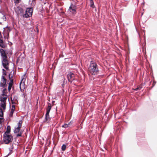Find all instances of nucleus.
I'll use <instances>...</instances> for the list:
<instances>
[{"label":"nucleus","instance_id":"obj_1","mask_svg":"<svg viewBox=\"0 0 157 157\" xmlns=\"http://www.w3.org/2000/svg\"><path fill=\"white\" fill-rule=\"evenodd\" d=\"M6 91V89H4L2 90V94L0 95V117H3L2 109L5 110L6 108V101L7 99ZM2 119L0 117V123H2Z\"/></svg>","mask_w":157,"mask_h":157},{"label":"nucleus","instance_id":"obj_2","mask_svg":"<svg viewBox=\"0 0 157 157\" xmlns=\"http://www.w3.org/2000/svg\"><path fill=\"white\" fill-rule=\"evenodd\" d=\"M88 70L92 75H95L97 74L98 70L97 67V65L95 62L93 61H91Z\"/></svg>","mask_w":157,"mask_h":157},{"label":"nucleus","instance_id":"obj_3","mask_svg":"<svg viewBox=\"0 0 157 157\" xmlns=\"http://www.w3.org/2000/svg\"><path fill=\"white\" fill-rule=\"evenodd\" d=\"M0 52L1 53V56L2 59V64L3 67L6 69L7 70L9 68L7 66L9 64L7 60V56L4 50L2 49H0Z\"/></svg>","mask_w":157,"mask_h":157},{"label":"nucleus","instance_id":"obj_4","mask_svg":"<svg viewBox=\"0 0 157 157\" xmlns=\"http://www.w3.org/2000/svg\"><path fill=\"white\" fill-rule=\"evenodd\" d=\"M3 140L6 144H8L13 140V137L10 134L5 132L3 135Z\"/></svg>","mask_w":157,"mask_h":157},{"label":"nucleus","instance_id":"obj_5","mask_svg":"<svg viewBox=\"0 0 157 157\" xmlns=\"http://www.w3.org/2000/svg\"><path fill=\"white\" fill-rule=\"evenodd\" d=\"M33 9L32 8H28L26 9L25 13L23 14V17L28 18L31 17L32 15Z\"/></svg>","mask_w":157,"mask_h":157},{"label":"nucleus","instance_id":"obj_6","mask_svg":"<svg viewBox=\"0 0 157 157\" xmlns=\"http://www.w3.org/2000/svg\"><path fill=\"white\" fill-rule=\"evenodd\" d=\"M23 121L21 120H19L17 123V127L15 128L14 132V133H16L19 132L22 126Z\"/></svg>","mask_w":157,"mask_h":157},{"label":"nucleus","instance_id":"obj_7","mask_svg":"<svg viewBox=\"0 0 157 157\" xmlns=\"http://www.w3.org/2000/svg\"><path fill=\"white\" fill-rule=\"evenodd\" d=\"M67 78L69 82H72V81L74 79V74L70 72L67 75Z\"/></svg>","mask_w":157,"mask_h":157},{"label":"nucleus","instance_id":"obj_8","mask_svg":"<svg viewBox=\"0 0 157 157\" xmlns=\"http://www.w3.org/2000/svg\"><path fill=\"white\" fill-rule=\"evenodd\" d=\"M6 80L4 76L3 75L2 76V78L1 81L0 86L1 87H4L6 84Z\"/></svg>","mask_w":157,"mask_h":157},{"label":"nucleus","instance_id":"obj_9","mask_svg":"<svg viewBox=\"0 0 157 157\" xmlns=\"http://www.w3.org/2000/svg\"><path fill=\"white\" fill-rule=\"evenodd\" d=\"M15 11L19 15H22L24 13L23 10L20 7H18L16 9Z\"/></svg>","mask_w":157,"mask_h":157},{"label":"nucleus","instance_id":"obj_10","mask_svg":"<svg viewBox=\"0 0 157 157\" xmlns=\"http://www.w3.org/2000/svg\"><path fill=\"white\" fill-rule=\"evenodd\" d=\"M76 6L74 5L71 4V6L69 7V10L70 11L74 13L76 11Z\"/></svg>","mask_w":157,"mask_h":157},{"label":"nucleus","instance_id":"obj_11","mask_svg":"<svg viewBox=\"0 0 157 157\" xmlns=\"http://www.w3.org/2000/svg\"><path fill=\"white\" fill-rule=\"evenodd\" d=\"M23 78L21 80V82H20V88L21 90V91L22 92H23L24 91V89H25V87L24 86V83H23V84H22V82L23 80Z\"/></svg>","mask_w":157,"mask_h":157},{"label":"nucleus","instance_id":"obj_12","mask_svg":"<svg viewBox=\"0 0 157 157\" xmlns=\"http://www.w3.org/2000/svg\"><path fill=\"white\" fill-rule=\"evenodd\" d=\"M10 126H8L7 127L6 131L5 132H7L8 134H10Z\"/></svg>","mask_w":157,"mask_h":157},{"label":"nucleus","instance_id":"obj_13","mask_svg":"<svg viewBox=\"0 0 157 157\" xmlns=\"http://www.w3.org/2000/svg\"><path fill=\"white\" fill-rule=\"evenodd\" d=\"M0 46L2 48L5 47V45L4 44L3 40L0 39Z\"/></svg>","mask_w":157,"mask_h":157},{"label":"nucleus","instance_id":"obj_14","mask_svg":"<svg viewBox=\"0 0 157 157\" xmlns=\"http://www.w3.org/2000/svg\"><path fill=\"white\" fill-rule=\"evenodd\" d=\"M51 105H48V107L47 109V110H46V113H47L48 114L49 113V112L51 110Z\"/></svg>","mask_w":157,"mask_h":157},{"label":"nucleus","instance_id":"obj_15","mask_svg":"<svg viewBox=\"0 0 157 157\" xmlns=\"http://www.w3.org/2000/svg\"><path fill=\"white\" fill-rule=\"evenodd\" d=\"M45 120L46 121H48L49 119V113H46L45 115Z\"/></svg>","mask_w":157,"mask_h":157},{"label":"nucleus","instance_id":"obj_16","mask_svg":"<svg viewBox=\"0 0 157 157\" xmlns=\"http://www.w3.org/2000/svg\"><path fill=\"white\" fill-rule=\"evenodd\" d=\"M90 6L92 8H94V5L93 1L92 0H90Z\"/></svg>","mask_w":157,"mask_h":157},{"label":"nucleus","instance_id":"obj_17","mask_svg":"<svg viewBox=\"0 0 157 157\" xmlns=\"http://www.w3.org/2000/svg\"><path fill=\"white\" fill-rule=\"evenodd\" d=\"M66 146L65 144H63L62 147V150L64 151L66 149Z\"/></svg>","mask_w":157,"mask_h":157},{"label":"nucleus","instance_id":"obj_18","mask_svg":"<svg viewBox=\"0 0 157 157\" xmlns=\"http://www.w3.org/2000/svg\"><path fill=\"white\" fill-rule=\"evenodd\" d=\"M62 127L64 128H67L68 127H69L68 125L67 124H65L64 125H62Z\"/></svg>","mask_w":157,"mask_h":157},{"label":"nucleus","instance_id":"obj_19","mask_svg":"<svg viewBox=\"0 0 157 157\" xmlns=\"http://www.w3.org/2000/svg\"><path fill=\"white\" fill-rule=\"evenodd\" d=\"M2 71H3V72H2L3 74L4 75H6V73L5 70L4 69H3Z\"/></svg>","mask_w":157,"mask_h":157},{"label":"nucleus","instance_id":"obj_20","mask_svg":"<svg viewBox=\"0 0 157 157\" xmlns=\"http://www.w3.org/2000/svg\"><path fill=\"white\" fill-rule=\"evenodd\" d=\"M22 133L20 132V133L18 134L17 135V136H21Z\"/></svg>","mask_w":157,"mask_h":157},{"label":"nucleus","instance_id":"obj_21","mask_svg":"<svg viewBox=\"0 0 157 157\" xmlns=\"http://www.w3.org/2000/svg\"><path fill=\"white\" fill-rule=\"evenodd\" d=\"M11 86H12L11 85H10V84L9 85V86L8 87V89L9 91L11 89Z\"/></svg>","mask_w":157,"mask_h":157},{"label":"nucleus","instance_id":"obj_22","mask_svg":"<svg viewBox=\"0 0 157 157\" xmlns=\"http://www.w3.org/2000/svg\"><path fill=\"white\" fill-rule=\"evenodd\" d=\"M72 123L71 122V121H70V122H69L68 124H67L68 125V126L69 127L71 125V124H72Z\"/></svg>","mask_w":157,"mask_h":157},{"label":"nucleus","instance_id":"obj_23","mask_svg":"<svg viewBox=\"0 0 157 157\" xmlns=\"http://www.w3.org/2000/svg\"><path fill=\"white\" fill-rule=\"evenodd\" d=\"M141 89V88H140L139 87L135 89H134L135 90H140Z\"/></svg>","mask_w":157,"mask_h":157},{"label":"nucleus","instance_id":"obj_24","mask_svg":"<svg viewBox=\"0 0 157 157\" xmlns=\"http://www.w3.org/2000/svg\"><path fill=\"white\" fill-rule=\"evenodd\" d=\"M32 0V3H31V4H32L33 3V4H34V2H33V1H35L36 0Z\"/></svg>","mask_w":157,"mask_h":157},{"label":"nucleus","instance_id":"obj_25","mask_svg":"<svg viewBox=\"0 0 157 157\" xmlns=\"http://www.w3.org/2000/svg\"><path fill=\"white\" fill-rule=\"evenodd\" d=\"M13 113V112H12V111H11L10 114L11 115H12Z\"/></svg>","mask_w":157,"mask_h":157},{"label":"nucleus","instance_id":"obj_26","mask_svg":"<svg viewBox=\"0 0 157 157\" xmlns=\"http://www.w3.org/2000/svg\"><path fill=\"white\" fill-rule=\"evenodd\" d=\"M19 0H16V1H17L18 2H19Z\"/></svg>","mask_w":157,"mask_h":157},{"label":"nucleus","instance_id":"obj_27","mask_svg":"<svg viewBox=\"0 0 157 157\" xmlns=\"http://www.w3.org/2000/svg\"><path fill=\"white\" fill-rule=\"evenodd\" d=\"M155 85V84H154L153 85V86H154Z\"/></svg>","mask_w":157,"mask_h":157}]
</instances>
